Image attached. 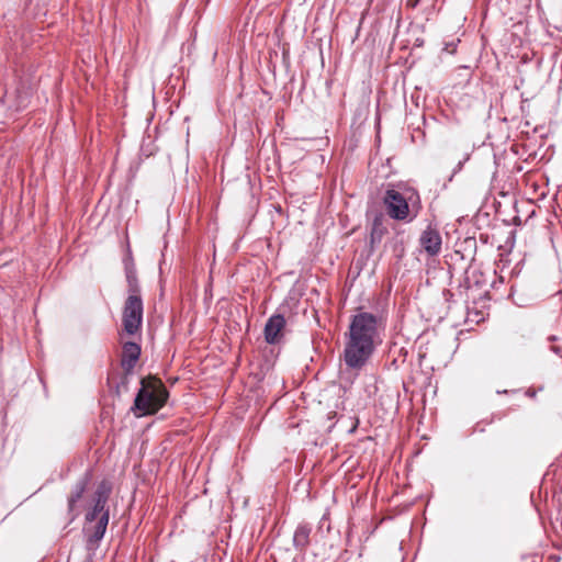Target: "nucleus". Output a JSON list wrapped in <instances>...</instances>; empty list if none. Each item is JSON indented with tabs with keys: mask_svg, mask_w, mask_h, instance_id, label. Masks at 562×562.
I'll list each match as a JSON object with an SVG mask.
<instances>
[{
	"mask_svg": "<svg viewBox=\"0 0 562 562\" xmlns=\"http://www.w3.org/2000/svg\"><path fill=\"white\" fill-rule=\"evenodd\" d=\"M310 531L306 526H300L295 530L293 541L296 547L304 548L308 543Z\"/></svg>",
	"mask_w": 562,
	"mask_h": 562,
	"instance_id": "9b49d317",
	"label": "nucleus"
},
{
	"mask_svg": "<svg viewBox=\"0 0 562 562\" xmlns=\"http://www.w3.org/2000/svg\"><path fill=\"white\" fill-rule=\"evenodd\" d=\"M380 326V319L371 313L361 312L352 317L344 350L348 369L358 371L368 363L375 346L381 341Z\"/></svg>",
	"mask_w": 562,
	"mask_h": 562,
	"instance_id": "f257e3e1",
	"label": "nucleus"
},
{
	"mask_svg": "<svg viewBox=\"0 0 562 562\" xmlns=\"http://www.w3.org/2000/svg\"><path fill=\"white\" fill-rule=\"evenodd\" d=\"M419 243L429 256H436L441 250V236L436 228L430 226L423 232Z\"/></svg>",
	"mask_w": 562,
	"mask_h": 562,
	"instance_id": "0eeeda50",
	"label": "nucleus"
},
{
	"mask_svg": "<svg viewBox=\"0 0 562 562\" xmlns=\"http://www.w3.org/2000/svg\"><path fill=\"white\" fill-rule=\"evenodd\" d=\"M387 214L398 221H404L409 214V207L406 199L397 191L391 189L385 192L383 198Z\"/></svg>",
	"mask_w": 562,
	"mask_h": 562,
	"instance_id": "20e7f679",
	"label": "nucleus"
},
{
	"mask_svg": "<svg viewBox=\"0 0 562 562\" xmlns=\"http://www.w3.org/2000/svg\"><path fill=\"white\" fill-rule=\"evenodd\" d=\"M168 397V392L160 380L147 378L142 380L139 389L134 401V408L139 411V415H150L158 412Z\"/></svg>",
	"mask_w": 562,
	"mask_h": 562,
	"instance_id": "f03ea898",
	"label": "nucleus"
},
{
	"mask_svg": "<svg viewBox=\"0 0 562 562\" xmlns=\"http://www.w3.org/2000/svg\"><path fill=\"white\" fill-rule=\"evenodd\" d=\"M140 356V346L134 341H124L122 345L121 364L126 373H131Z\"/></svg>",
	"mask_w": 562,
	"mask_h": 562,
	"instance_id": "6e6552de",
	"label": "nucleus"
},
{
	"mask_svg": "<svg viewBox=\"0 0 562 562\" xmlns=\"http://www.w3.org/2000/svg\"><path fill=\"white\" fill-rule=\"evenodd\" d=\"M408 4L414 7L416 4V1L415 0H408Z\"/></svg>",
	"mask_w": 562,
	"mask_h": 562,
	"instance_id": "4468645a",
	"label": "nucleus"
},
{
	"mask_svg": "<svg viewBox=\"0 0 562 562\" xmlns=\"http://www.w3.org/2000/svg\"><path fill=\"white\" fill-rule=\"evenodd\" d=\"M408 4L414 7L416 4V1L415 0H408Z\"/></svg>",
	"mask_w": 562,
	"mask_h": 562,
	"instance_id": "2eb2a0df",
	"label": "nucleus"
},
{
	"mask_svg": "<svg viewBox=\"0 0 562 562\" xmlns=\"http://www.w3.org/2000/svg\"><path fill=\"white\" fill-rule=\"evenodd\" d=\"M95 524H89L87 530L91 531V540L99 541L103 538L108 522H109V514H102L98 520H94Z\"/></svg>",
	"mask_w": 562,
	"mask_h": 562,
	"instance_id": "1a4fd4ad",
	"label": "nucleus"
},
{
	"mask_svg": "<svg viewBox=\"0 0 562 562\" xmlns=\"http://www.w3.org/2000/svg\"><path fill=\"white\" fill-rule=\"evenodd\" d=\"M380 224H381L380 223V218L376 217L374 220V226H373V229H372V238H374L375 235H378L379 237L381 236V232H379V228H378Z\"/></svg>",
	"mask_w": 562,
	"mask_h": 562,
	"instance_id": "f8f14e48",
	"label": "nucleus"
},
{
	"mask_svg": "<svg viewBox=\"0 0 562 562\" xmlns=\"http://www.w3.org/2000/svg\"><path fill=\"white\" fill-rule=\"evenodd\" d=\"M143 324V301L135 285L131 284L122 312L123 335L135 336Z\"/></svg>",
	"mask_w": 562,
	"mask_h": 562,
	"instance_id": "7ed1b4c3",
	"label": "nucleus"
},
{
	"mask_svg": "<svg viewBox=\"0 0 562 562\" xmlns=\"http://www.w3.org/2000/svg\"><path fill=\"white\" fill-rule=\"evenodd\" d=\"M86 490L85 482H79L76 484L75 488L72 490L71 494L68 497V512L74 517L78 515V513H75L77 503L81 499L83 493Z\"/></svg>",
	"mask_w": 562,
	"mask_h": 562,
	"instance_id": "9d476101",
	"label": "nucleus"
},
{
	"mask_svg": "<svg viewBox=\"0 0 562 562\" xmlns=\"http://www.w3.org/2000/svg\"><path fill=\"white\" fill-rule=\"evenodd\" d=\"M110 491V486L105 483H102L98 486L95 491L93 509L86 516L88 524H93L94 520H98L102 514H109L108 510L104 509V506L108 501Z\"/></svg>",
	"mask_w": 562,
	"mask_h": 562,
	"instance_id": "39448f33",
	"label": "nucleus"
},
{
	"mask_svg": "<svg viewBox=\"0 0 562 562\" xmlns=\"http://www.w3.org/2000/svg\"><path fill=\"white\" fill-rule=\"evenodd\" d=\"M122 389H124V390H126V389H127V380H126V379H124V380L122 381V383H121L120 385H117V386H116V389H115V393H116L117 395H120V392H121V390H122Z\"/></svg>",
	"mask_w": 562,
	"mask_h": 562,
	"instance_id": "ddd939ff",
	"label": "nucleus"
},
{
	"mask_svg": "<svg viewBox=\"0 0 562 562\" xmlns=\"http://www.w3.org/2000/svg\"><path fill=\"white\" fill-rule=\"evenodd\" d=\"M285 327V318L281 314L272 315L265 326V339L268 344H278Z\"/></svg>",
	"mask_w": 562,
	"mask_h": 562,
	"instance_id": "423d86ee",
	"label": "nucleus"
}]
</instances>
